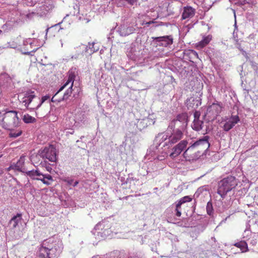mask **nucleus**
I'll list each match as a JSON object with an SVG mask.
<instances>
[{"label": "nucleus", "mask_w": 258, "mask_h": 258, "mask_svg": "<svg viewBox=\"0 0 258 258\" xmlns=\"http://www.w3.org/2000/svg\"><path fill=\"white\" fill-rule=\"evenodd\" d=\"M25 162V158L24 157H21L20 159L18 160V161L17 162L15 167L18 170L22 171V168L23 167V165L24 164Z\"/></svg>", "instance_id": "nucleus-20"}, {"label": "nucleus", "mask_w": 258, "mask_h": 258, "mask_svg": "<svg viewBox=\"0 0 258 258\" xmlns=\"http://www.w3.org/2000/svg\"><path fill=\"white\" fill-rule=\"evenodd\" d=\"M183 204L182 203H181V202L179 200L177 202V203L176 204V208L175 209H178L179 210H180V209H181V206Z\"/></svg>", "instance_id": "nucleus-27"}, {"label": "nucleus", "mask_w": 258, "mask_h": 258, "mask_svg": "<svg viewBox=\"0 0 258 258\" xmlns=\"http://www.w3.org/2000/svg\"><path fill=\"white\" fill-rule=\"evenodd\" d=\"M187 120V116L186 113H181L178 114L176 117V120L179 122L185 123L186 122Z\"/></svg>", "instance_id": "nucleus-22"}, {"label": "nucleus", "mask_w": 258, "mask_h": 258, "mask_svg": "<svg viewBox=\"0 0 258 258\" xmlns=\"http://www.w3.org/2000/svg\"><path fill=\"white\" fill-rule=\"evenodd\" d=\"M23 172L25 173V174L28 176L30 178L33 180H36V178L38 176L40 177L42 175V173L40 172V171L38 169H33L31 170H27L24 169L23 171Z\"/></svg>", "instance_id": "nucleus-14"}, {"label": "nucleus", "mask_w": 258, "mask_h": 258, "mask_svg": "<svg viewBox=\"0 0 258 258\" xmlns=\"http://www.w3.org/2000/svg\"><path fill=\"white\" fill-rule=\"evenodd\" d=\"M37 156H40L44 160L47 159L49 161L55 162L56 160V150L52 146L45 147L39 151L36 155V157Z\"/></svg>", "instance_id": "nucleus-6"}, {"label": "nucleus", "mask_w": 258, "mask_h": 258, "mask_svg": "<svg viewBox=\"0 0 258 258\" xmlns=\"http://www.w3.org/2000/svg\"><path fill=\"white\" fill-rule=\"evenodd\" d=\"M43 243L39 248L38 256L39 258H53L56 256L57 249L55 247L46 246Z\"/></svg>", "instance_id": "nucleus-7"}, {"label": "nucleus", "mask_w": 258, "mask_h": 258, "mask_svg": "<svg viewBox=\"0 0 258 258\" xmlns=\"http://www.w3.org/2000/svg\"><path fill=\"white\" fill-rule=\"evenodd\" d=\"M23 121L27 123H33L36 121V119L29 114H26L23 116Z\"/></svg>", "instance_id": "nucleus-19"}, {"label": "nucleus", "mask_w": 258, "mask_h": 258, "mask_svg": "<svg viewBox=\"0 0 258 258\" xmlns=\"http://www.w3.org/2000/svg\"><path fill=\"white\" fill-rule=\"evenodd\" d=\"M175 211L176 212V213H175L176 216L178 217H180L181 215V212L180 210H179L178 209H175Z\"/></svg>", "instance_id": "nucleus-28"}, {"label": "nucleus", "mask_w": 258, "mask_h": 258, "mask_svg": "<svg viewBox=\"0 0 258 258\" xmlns=\"http://www.w3.org/2000/svg\"><path fill=\"white\" fill-rule=\"evenodd\" d=\"M2 174V172H0V175H1Z\"/></svg>", "instance_id": "nucleus-35"}, {"label": "nucleus", "mask_w": 258, "mask_h": 258, "mask_svg": "<svg viewBox=\"0 0 258 258\" xmlns=\"http://www.w3.org/2000/svg\"><path fill=\"white\" fill-rule=\"evenodd\" d=\"M49 95L42 96L40 101L35 95L34 91L28 90L23 93L22 103L28 109L35 110L38 109L46 100L50 98Z\"/></svg>", "instance_id": "nucleus-3"}, {"label": "nucleus", "mask_w": 258, "mask_h": 258, "mask_svg": "<svg viewBox=\"0 0 258 258\" xmlns=\"http://www.w3.org/2000/svg\"><path fill=\"white\" fill-rule=\"evenodd\" d=\"M2 33V31L0 30V34Z\"/></svg>", "instance_id": "nucleus-34"}, {"label": "nucleus", "mask_w": 258, "mask_h": 258, "mask_svg": "<svg viewBox=\"0 0 258 258\" xmlns=\"http://www.w3.org/2000/svg\"><path fill=\"white\" fill-rule=\"evenodd\" d=\"M76 75L75 72H69L67 82L60 87L59 90L52 97V102H60L67 100L73 93V87Z\"/></svg>", "instance_id": "nucleus-2"}, {"label": "nucleus", "mask_w": 258, "mask_h": 258, "mask_svg": "<svg viewBox=\"0 0 258 258\" xmlns=\"http://www.w3.org/2000/svg\"><path fill=\"white\" fill-rule=\"evenodd\" d=\"M39 179H42V176H40V177H37L36 178V180H39Z\"/></svg>", "instance_id": "nucleus-32"}, {"label": "nucleus", "mask_w": 258, "mask_h": 258, "mask_svg": "<svg viewBox=\"0 0 258 258\" xmlns=\"http://www.w3.org/2000/svg\"><path fill=\"white\" fill-rule=\"evenodd\" d=\"M63 181L69 185H72L74 180L73 179H64L63 180Z\"/></svg>", "instance_id": "nucleus-26"}, {"label": "nucleus", "mask_w": 258, "mask_h": 258, "mask_svg": "<svg viewBox=\"0 0 258 258\" xmlns=\"http://www.w3.org/2000/svg\"><path fill=\"white\" fill-rule=\"evenodd\" d=\"M56 28L57 26L56 25L48 28L46 31V35L49 37L55 36V33L57 32Z\"/></svg>", "instance_id": "nucleus-18"}, {"label": "nucleus", "mask_w": 258, "mask_h": 258, "mask_svg": "<svg viewBox=\"0 0 258 258\" xmlns=\"http://www.w3.org/2000/svg\"><path fill=\"white\" fill-rule=\"evenodd\" d=\"M79 183V181H76L74 184H73V186H76L78 185V184Z\"/></svg>", "instance_id": "nucleus-31"}, {"label": "nucleus", "mask_w": 258, "mask_h": 258, "mask_svg": "<svg viewBox=\"0 0 258 258\" xmlns=\"http://www.w3.org/2000/svg\"><path fill=\"white\" fill-rule=\"evenodd\" d=\"M203 123V121L199 119H195L192 123V128L195 131H199L202 129V125Z\"/></svg>", "instance_id": "nucleus-16"}, {"label": "nucleus", "mask_w": 258, "mask_h": 258, "mask_svg": "<svg viewBox=\"0 0 258 258\" xmlns=\"http://www.w3.org/2000/svg\"><path fill=\"white\" fill-rule=\"evenodd\" d=\"M152 38L157 42H159V45L164 47H167L173 43V39L169 36L152 37Z\"/></svg>", "instance_id": "nucleus-12"}, {"label": "nucleus", "mask_w": 258, "mask_h": 258, "mask_svg": "<svg viewBox=\"0 0 258 258\" xmlns=\"http://www.w3.org/2000/svg\"><path fill=\"white\" fill-rule=\"evenodd\" d=\"M212 37L211 35L204 36L201 41L195 44L196 48L198 49L203 48L210 43L212 40Z\"/></svg>", "instance_id": "nucleus-13"}, {"label": "nucleus", "mask_w": 258, "mask_h": 258, "mask_svg": "<svg viewBox=\"0 0 258 258\" xmlns=\"http://www.w3.org/2000/svg\"><path fill=\"white\" fill-rule=\"evenodd\" d=\"M237 184V179L234 176H228L219 182L217 193L224 199L227 194L234 189Z\"/></svg>", "instance_id": "nucleus-5"}, {"label": "nucleus", "mask_w": 258, "mask_h": 258, "mask_svg": "<svg viewBox=\"0 0 258 258\" xmlns=\"http://www.w3.org/2000/svg\"><path fill=\"white\" fill-rule=\"evenodd\" d=\"M0 122L2 126L7 130L17 127L20 123L18 112L15 110L6 111L0 114Z\"/></svg>", "instance_id": "nucleus-4"}, {"label": "nucleus", "mask_w": 258, "mask_h": 258, "mask_svg": "<svg viewBox=\"0 0 258 258\" xmlns=\"http://www.w3.org/2000/svg\"><path fill=\"white\" fill-rule=\"evenodd\" d=\"M17 45H13L12 46V47H13V48H15V47H17Z\"/></svg>", "instance_id": "nucleus-33"}, {"label": "nucleus", "mask_w": 258, "mask_h": 258, "mask_svg": "<svg viewBox=\"0 0 258 258\" xmlns=\"http://www.w3.org/2000/svg\"><path fill=\"white\" fill-rule=\"evenodd\" d=\"M22 132L21 130L17 131H11L9 134V137L11 138H16L21 135Z\"/></svg>", "instance_id": "nucleus-23"}, {"label": "nucleus", "mask_w": 258, "mask_h": 258, "mask_svg": "<svg viewBox=\"0 0 258 258\" xmlns=\"http://www.w3.org/2000/svg\"><path fill=\"white\" fill-rule=\"evenodd\" d=\"M234 245L238 248H239L242 251V252L248 251L249 250L247 244L244 241H241L236 243Z\"/></svg>", "instance_id": "nucleus-15"}, {"label": "nucleus", "mask_w": 258, "mask_h": 258, "mask_svg": "<svg viewBox=\"0 0 258 258\" xmlns=\"http://www.w3.org/2000/svg\"><path fill=\"white\" fill-rule=\"evenodd\" d=\"M196 14V9L190 6H186L183 8L181 15V20H187L193 18Z\"/></svg>", "instance_id": "nucleus-10"}, {"label": "nucleus", "mask_w": 258, "mask_h": 258, "mask_svg": "<svg viewBox=\"0 0 258 258\" xmlns=\"http://www.w3.org/2000/svg\"><path fill=\"white\" fill-rule=\"evenodd\" d=\"M59 98H60V97H59ZM56 98H58V97H57V95L56 96Z\"/></svg>", "instance_id": "nucleus-36"}, {"label": "nucleus", "mask_w": 258, "mask_h": 258, "mask_svg": "<svg viewBox=\"0 0 258 258\" xmlns=\"http://www.w3.org/2000/svg\"><path fill=\"white\" fill-rule=\"evenodd\" d=\"M192 200V198L190 196H185L182 198H181L179 201L182 203L183 204L186 203V202H190Z\"/></svg>", "instance_id": "nucleus-24"}, {"label": "nucleus", "mask_w": 258, "mask_h": 258, "mask_svg": "<svg viewBox=\"0 0 258 258\" xmlns=\"http://www.w3.org/2000/svg\"><path fill=\"white\" fill-rule=\"evenodd\" d=\"M21 215L20 214H17L16 216H14L11 220L10 223L13 224V228H15L18 224L19 220L18 218L21 217Z\"/></svg>", "instance_id": "nucleus-21"}, {"label": "nucleus", "mask_w": 258, "mask_h": 258, "mask_svg": "<svg viewBox=\"0 0 258 258\" xmlns=\"http://www.w3.org/2000/svg\"><path fill=\"white\" fill-rule=\"evenodd\" d=\"M209 137L205 136L194 143H191L186 149L188 142L186 140L180 141L171 149L169 157L173 159L178 157L185 149L182 156L186 161L193 162L199 159L210 147Z\"/></svg>", "instance_id": "nucleus-1"}, {"label": "nucleus", "mask_w": 258, "mask_h": 258, "mask_svg": "<svg viewBox=\"0 0 258 258\" xmlns=\"http://www.w3.org/2000/svg\"><path fill=\"white\" fill-rule=\"evenodd\" d=\"M213 208L212 204L211 202H209L207 205V213L209 215H211L212 213Z\"/></svg>", "instance_id": "nucleus-25"}, {"label": "nucleus", "mask_w": 258, "mask_h": 258, "mask_svg": "<svg viewBox=\"0 0 258 258\" xmlns=\"http://www.w3.org/2000/svg\"><path fill=\"white\" fill-rule=\"evenodd\" d=\"M221 110V105L218 103H214L208 107L206 115L209 120H214L220 114Z\"/></svg>", "instance_id": "nucleus-8"}, {"label": "nucleus", "mask_w": 258, "mask_h": 258, "mask_svg": "<svg viewBox=\"0 0 258 258\" xmlns=\"http://www.w3.org/2000/svg\"><path fill=\"white\" fill-rule=\"evenodd\" d=\"M8 23H6L5 24L3 25L2 28L3 29L6 30V29H8Z\"/></svg>", "instance_id": "nucleus-30"}, {"label": "nucleus", "mask_w": 258, "mask_h": 258, "mask_svg": "<svg viewBox=\"0 0 258 258\" xmlns=\"http://www.w3.org/2000/svg\"><path fill=\"white\" fill-rule=\"evenodd\" d=\"M240 119L238 115L231 116L229 119L223 125V128L228 132L239 121Z\"/></svg>", "instance_id": "nucleus-11"}, {"label": "nucleus", "mask_w": 258, "mask_h": 258, "mask_svg": "<svg viewBox=\"0 0 258 258\" xmlns=\"http://www.w3.org/2000/svg\"><path fill=\"white\" fill-rule=\"evenodd\" d=\"M195 119H198L200 116V113L198 111H196L194 113Z\"/></svg>", "instance_id": "nucleus-29"}, {"label": "nucleus", "mask_w": 258, "mask_h": 258, "mask_svg": "<svg viewBox=\"0 0 258 258\" xmlns=\"http://www.w3.org/2000/svg\"><path fill=\"white\" fill-rule=\"evenodd\" d=\"M2 156H0V157H1Z\"/></svg>", "instance_id": "nucleus-37"}, {"label": "nucleus", "mask_w": 258, "mask_h": 258, "mask_svg": "<svg viewBox=\"0 0 258 258\" xmlns=\"http://www.w3.org/2000/svg\"><path fill=\"white\" fill-rule=\"evenodd\" d=\"M183 136V132L179 129L174 130L168 138V142L174 144L180 141Z\"/></svg>", "instance_id": "nucleus-9"}, {"label": "nucleus", "mask_w": 258, "mask_h": 258, "mask_svg": "<svg viewBox=\"0 0 258 258\" xmlns=\"http://www.w3.org/2000/svg\"><path fill=\"white\" fill-rule=\"evenodd\" d=\"M41 176H42V179H39V180L46 185L50 184L51 183L48 180L53 181L52 177L50 174H43L42 173Z\"/></svg>", "instance_id": "nucleus-17"}]
</instances>
